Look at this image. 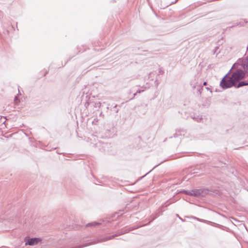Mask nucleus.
Here are the masks:
<instances>
[{
	"mask_svg": "<svg viewBox=\"0 0 248 248\" xmlns=\"http://www.w3.org/2000/svg\"><path fill=\"white\" fill-rule=\"evenodd\" d=\"M156 77V74L154 72H151L149 76L148 79H147V81L146 82V85L142 86L140 89H139L137 91L136 93L134 94V96H135L137 93H140L141 92H143L145 90L150 88V86L152 84L153 82H156L157 81V78L154 80V78Z\"/></svg>",
	"mask_w": 248,
	"mask_h": 248,
	"instance_id": "1",
	"label": "nucleus"
},
{
	"mask_svg": "<svg viewBox=\"0 0 248 248\" xmlns=\"http://www.w3.org/2000/svg\"><path fill=\"white\" fill-rule=\"evenodd\" d=\"M238 65L242 66L241 64H238L234 68H233V66L232 68V69H237L236 71L232 73L231 77V78H232V79L236 84L240 80L242 79L246 75V72L243 71L240 68H238ZM241 67H243L242 66Z\"/></svg>",
	"mask_w": 248,
	"mask_h": 248,
	"instance_id": "2",
	"label": "nucleus"
},
{
	"mask_svg": "<svg viewBox=\"0 0 248 248\" xmlns=\"http://www.w3.org/2000/svg\"><path fill=\"white\" fill-rule=\"evenodd\" d=\"M235 85L236 84L233 81L231 77L229 79H225V78H223L220 82V86L223 89L230 88L233 86H235Z\"/></svg>",
	"mask_w": 248,
	"mask_h": 248,
	"instance_id": "3",
	"label": "nucleus"
},
{
	"mask_svg": "<svg viewBox=\"0 0 248 248\" xmlns=\"http://www.w3.org/2000/svg\"><path fill=\"white\" fill-rule=\"evenodd\" d=\"M207 190L205 189H193L190 191H186V193L196 197H203Z\"/></svg>",
	"mask_w": 248,
	"mask_h": 248,
	"instance_id": "4",
	"label": "nucleus"
},
{
	"mask_svg": "<svg viewBox=\"0 0 248 248\" xmlns=\"http://www.w3.org/2000/svg\"><path fill=\"white\" fill-rule=\"evenodd\" d=\"M190 86L193 89L198 87V91L200 95L202 94V91L203 90V86H201V82H199L198 78L195 77L194 79L190 81Z\"/></svg>",
	"mask_w": 248,
	"mask_h": 248,
	"instance_id": "5",
	"label": "nucleus"
},
{
	"mask_svg": "<svg viewBox=\"0 0 248 248\" xmlns=\"http://www.w3.org/2000/svg\"><path fill=\"white\" fill-rule=\"evenodd\" d=\"M133 230V229H126L125 231H121V232L117 233H116V234H115L114 235H110V236H107L103 237V238H102L99 240V242L107 241L108 240H109L113 239V238H114L116 236H119V235H122L123 234L129 232L130 231H131V230Z\"/></svg>",
	"mask_w": 248,
	"mask_h": 248,
	"instance_id": "6",
	"label": "nucleus"
},
{
	"mask_svg": "<svg viewBox=\"0 0 248 248\" xmlns=\"http://www.w3.org/2000/svg\"><path fill=\"white\" fill-rule=\"evenodd\" d=\"M40 241L41 239L40 238L36 237L30 238L29 237H26L24 239L26 246H34L37 244Z\"/></svg>",
	"mask_w": 248,
	"mask_h": 248,
	"instance_id": "7",
	"label": "nucleus"
},
{
	"mask_svg": "<svg viewBox=\"0 0 248 248\" xmlns=\"http://www.w3.org/2000/svg\"><path fill=\"white\" fill-rule=\"evenodd\" d=\"M109 144L107 143H104L102 141H99L95 144L96 147L98 148L99 150L105 151L106 147H108Z\"/></svg>",
	"mask_w": 248,
	"mask_h": 248,
	"instance_id": "8",
	"label": "nucleus"
},
{
	"mask_svg": "<svg viewBox=\"0 0 248 248\" xmlns=\"http://www.w3.org/2000/svg\"><path fill=\"white\" fill-rule=\"evenodd\" d=\"M189 218H193L194 219H196L199 221H200V222H203V223H207V224H211L212 225V224H215L214 223L211 222V221H208V220H205V219H201V218H198L197 217H193V216H191L190 217H188Z\"/></svg>",
	"mask_w": 248,
	"mask_h": 248,
	"instance_id": "9",
	"label": "nucleus"
},
{
	"mask_svg": "<svg viewBox=\"0 0 248 248\" xmlns=\"http://www.w3.org/2000/svg\"><path fill=\"white\" fill-rule=\"evenodd\" d=\"M246 85H248V82L242 81L239 82L238 83V84H236L235 87L236 88H239L240 87H241L244 86H246Z\"/></svg>",
	"mask_w": 248,
	"mask_h": 248,
	"instance_id": "10",
	"label": "nucleus"
},
{
	"mask_svg": "<svg viewBox=\"0 0 248 248\" xmlns=\"http://www.w3.org/2000/svg\"><path fill=\"white\" fill-rule=\"evenodd\" d=\"M103 223H104V221H103L102 222H93L92 223H88L86 226V227H90V226H95L96 225H102Z\"/></svg>",
	"mask_w": 248,
	"mask_h": 248,
	"instance_id": "11",
	"label": "nucleus"
},
{
	"mask_svg": "<svg viewBox=\"0 0 248 248\" xmlns=\"http://www.w3.org/2000/svg\"><path fill=\"white\" fill-rule=\"evenodd\" d=\"M139 109H140V111H141V112H140V113H141L142 115H144L147 112V108H146V107H144V106L140 107L139 108Z\"/></svg>",
	"mask_w": 248,
	"mask_h": 248,
	"instance_id": "12",
	"label": "nucleus"
},
{
	"mask_svg": "<svg viewBox=\"0 0 248 248\" xmlns=\"http://www.w3.org/2000/svg\"><path fill=\"white\" fill-rule=\"evenodd\" d=\"M171 203V202H168H168H166V203H165L163 205V206H162L160 209H159L158 210V213H159V212H161V213H162V212H163V210L162 209V208H163V207H167L168 206H169L170 204Z\"/></svg>",
	"mask_w": 248,
	"mask_h": 248,
	"instance_id": "13",
	"label": "nucleus"
},
{
	"mask_svg": "<svg viewBox=\"0 0 248 248\" xmlns=\"http://www.w3.org/2000/svg\"><path fill=\"white\" fill-rule=\"evenodd\" d=\"M192 119L195 120L196 121L199 122L202 120V118L201 117L197 116L196 117H192Z\"/></svg>",
	"mask_w": 248,
	"mask_h": 248,
	"instance_id": "14",
	"label": "nucleus"
},
{
	"mask_svg": "<svg viewBox=\"0 0 248 248\" xmlns=\"http://www.w3.org/2000/svg\"><path fill=\"white\" fill-rule=\"evenodd\" d=\"M94 106L95 108H99L101 106V103L100 102H99V101L95 102Z\"/></svg>",
	"mask_w": 248,
	"mask_h": 248,
	"instance_id": "15",
	"label": "nucleus"
},
{
	"mask_svg": "<svg viewBox=\"0 0 248 248\" xmlns=\"http://www.w3.org/2000/svg\"><path fill=\"white\" fill-rule=\"evenodd\" d=\"M205 89L207 90L210 92V93H212V88L211 86H209L205 87Z\"/></svg>",
	"mask_w": 248,
	"mask_h": 248,
	"instance_id": "16",
	"label": "nucleus"
},
{
	"mask_svg": "<svg viewBox=\"0 0 248 248\" xmlns=\"http://www.w3.org/2000/svg\"><path fill=\"white\" fill-rule=\"evenodd\" d=\"M157 214L158 213H156L155 216L151 217L152 218L150 222L153 221L154 219H155V218H156L157 217L159 216V215H157Z\"/></svg>",
	"mask_w": 248,
	"mask_h": 248,
	"instance_id": "17",
	"label": "nucleus"
},
{
	"mask_svg": "<svg viewBox=\"0 0 248 248\" xmlns=\"http://www.w3.org/2000/svg\"><path fill=\"white\" fill-rule=\"evenodd\" d=\"M231 70H232V69L229 71V72L223 78H225V79H229L230 77H229L228 76L230 74Z\"/></svg>",
	"mask_w": 248,
	"mask_h": 248,
	"instance_id": "18",
	"label": "nucleus"
},
{
	"mask_svg": "<svg viewBox=\"0 0 248 248\" xmlns=\"http://www.w3.org/2000/svg\"><path fill=\"white\" fill-rule=\"evenodd\" d=\"M245 23H246L245 21H240L239 23H237V26H242L244 25Z\"/></svg>",
	"mask_w": 248,
	"mask_h": 248,
	"instance_id": "19",
	"label": "nucleus"
},
{
	"mask_svg": "<svg viewBox=\"0 0 248 248\" xmlns=\"http://www.w3.org/2000/svg\"><path fill=\"white\" fill-rule=\"evenodd\" d=\"M98 121V120L97 118H95V119H94L93 123H97Z\"/></svg>",
	"mask_w": 248,
	"mask_h": 248,
	"instance_id": "20",
	"label": "nucleus"
},
{
	"mask_svg": "<svg viewBox=\"0 0 248 248\" xmlns=\"http://www.w3.org/2000/svg\"><path fill=\"white\" fill-rule=\"evenodd\" d=\"M206 85H207V82L206 81H204L202 85V86L203 87V86H206Z\"/></svg>",
	"mask_w": 248,
	"mask_h": 248,
	"instance_id": "21",
	"label": "nucleus"
},
{
	"mask_svg": "<svg viewBox=\"0 0 248 248\" xmlns=\"http://www.w3.org/2000/svg\"><path fill=\"white\" fill-rule=\"evenodd\" d=\"M218 48V46H217L216 47L215 50H214V54H215L217 52V49Z\"/></svg>",
	"mask_w": 248,
	"mask_h": 248,
	"instance_id": "22",
	"label": "nucleus"
},
{
	"mask_svg": "<svg viewBox=\"0 0 248 248\" xmlns=\"http://www.w3.org/2000/svg\"><path fill=\"white\" fill-rule=\"evenodd\" d=\"M100 116L102 117V118L104 117V114H103L102 112H101L100 113Z\"/></svg>",
	"mask_w": 248,
	"mask_h": 248,
	"instance_id": "23",
	"label": "nucleus"
},
{
	"mask_svg": "<svg viewBox=\"0 0 248 248\" xmlns=\"http://www.w3.org/2000/svg\"><path fill=\"white\" fill-rule=\"evenodd\" d=\"M178 136V134L175 133V134H174V136H173V137H174V138H176V137H177Z\"/></svg>",
	"mask_w": 248,
	"mask_h": 248,
	"instance_id": "24",
	"label": "nucleus"
},
{
	"mask_svg": "<svg viewBox=\"0 0 248 248\" xmlns=\"http://www.w3.org/2000/svg\"><path fill=\"white\" fill-rule=\"evenodd\" d=\"M179 218L180 219H181L182 221H184L185 220H184L182 218H181L180 217H179Z\"/></svg>",
	"mask_w": 248,
	"mask_h": 248,
	"instance_id": "25",
	"label": "nucleus"
},
{
	"mask_svg": "<svg viewBox=\"0 0 248 248\" xmlns=\"http://www.w3.org/2000/svg\"><path fill=\"white\" fill-rule=\"evenodd\" d=\"M159 73H162V71H161V69H160L159 71Z\"/></svg>",
	"mask_w": 248,
	"mask_h": 248,
	"instance_id": "26",
	"label": "nucleus"
},
{
	"mask_svg": "<svg viewBox=\"0 0 248 248\" xmlns=\"http://www.w3.org/2000/svg\"><path fill=\"white\" fill-rule=\"evenodd\" d=\"M117 105H116L114 106V108H116V107H117Z\"/></svg>",
	"mask_w": 248,
	"mask_h": 248,
	"instance_id": "27",
	"label": "nucleus"
},
{
	"mask_svg": "<svg viewBox=\"0 0 248 248\" xmlns=\"http://www.w3.org/2000/svg\"><path fill=\"white\" fill-rule=\"evenodd\" d=\"M177 217H179V216L178 215H177Z\"/></svg>",
	"mask_w": 248,
	"mask_h": 248,
	"instance_id": "28",
	"label": "nucleus"
},
{
	"mask_svg": "<svg viewBox=\"0 0 248 248\" xmlns=\"http://www.w3.org/2000/svg\"><path fill=\"white\" fill-rule=\"evenodd\" d=\"M177 1V0H175V2H176Z\"/></svg>",
	"mask_w": 248,
	"mask_h": 248,
	"instance_id": "29",
	"label": "nucleus"
}]
</instances>
